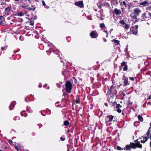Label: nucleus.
I'll return each instance as SVG.
<instances>
[{"label":"nucleus","instance_id":"34","mask_svg":"<svg viewBox=\"0 0 151 151\" xmlns=\"http://www.w3.org/2000/svg\"><path fill=\"white\" fill-rule=\"evenodd\" d=\"M22 6V8H26L27 9V6Z\"/></svg>","mask_w":151,"mask_h":151},{"label":"nucleus","instance_id":"3","mask_svg":"<svg viewBox=\"0 0 151 151\" xmlns=\"http://www.w3.org/2000/svg\"><path fill=\"white\" fill-rule=\"evenodd\" d=\"M114 116L112 115H109L106 117L105 120L106 123L108 124H110V122L113 121Z\"/></svg>","mask_w":151,"mask_h":151},{"label":"nucleus","instance_id":"16","mask_svg":"<svg viewBox=\"0 0 151 151\" xmlns=\"http://www.w3.org/2000/svg\"><path fill=\"white\" fill-rule=\"evenodd\" d=\"M119 22L122 24L124 25L125 24H126L124 22V21L123 20H122L120 21H119Z\"/></svg>","mask_w":151,"mask_h":151},{"label":"nucleus","instance_id":"27","mask_svg":"<svg viewBox=\"0 0 151 151\" xmlns=\"http://www.w3.org/2000/svg\"><path fill=\"white\" fill-rule=\"evenodd\" d=\"M129 79L132 81H134V78L133 77H129Z\"/></svg>","mask_w":151,"mask_h":151},{"label":"nucleus","instance_id":"37","mask_svg":"<svg viewBox=\"0 0 151 151\" xmlns=\"http://www.w3.org/2000/svg\"><path fill=\"white\" fill-rule=\"evenodd\" d=\"M15 1H19V0H14Z\"/></svg>","mask_w":151,"mask_h":151},{"label":"nucleus","instance_id":"19","mask_svg":"<svg viewBox=\"0 0 151 151\" xmlns=\"http://www.w3.org/2000/svg\"><path fill=\"white\" fill-rule=\"evenodd\" d=\"M9 10H10V8H9V7H8L6 8L5 9V11H6V12H9Z\"/></svg>","mask_w":151,"mask_h":151},{"label":"nucleus","instance_id":"30","mask_svg":"<svg viewBox=\"0 0 151 151\" xmlns=\"http://www.w3.org/2000/svg\"><path fill=\"white\" fill-rule=\"evenodd\" d=\"M42 4L44 6H45V5H46V4L45 2V1H42Z\"/></svg>","mask_w":151,"mask_h":151},{"label":"nucleus","instance_id":"35","mask_svg":"<svg viewBox=\"0 0 151 151\" xmlns=\"http://www.w3.org/2000/svg\"><path fill=\"white\" fill-rule=\"evenodd\" d=\"M148 99H151V96H150L148 98Z\"/></svg>","mask_w":151,"mask_h":151},{"label":"nucleus","instance_id":"23","mask_svg":"<svg viewBox=\"0 0 151 151\" xmlns=\"http://www.w3.org/2000/svg\"><path fill=\"white\" fill-rule=\"evenodd\" d=\"M116 106L117 108H119L121 107V106L119 104H118L116 105Z\"/></svg>","mask_w":151,"mask_h":151},{"label":"nucleus","instance_id":"2","mask_svg":"<svg viewBox=\"0 0 151 151\" xmlns=\"http://www.w3.org/2000/svg\"><path fill=\"white\" fill-rule=\"evenodd\" d=\"M65 90L68 93L71 92L72 89V84L71 82L69 81H67L65 83Z\"/></svg>","mask_w":151,"mask_h":151},{"label":"nucleus","instance_id":"33","mask_svg":"<svg viewBox=\"0 0 151 151\" xmlns=\"http://www.w3.org/2000/svg\"><path fill=\"white\" fill-rule=\"evenodd\" d=\"M117 111L119 113H120L121 112V110L120 109H119L117 110Z\"/></svg>","mask_w":151,"mask_h":151},{"label":"nucleus","instance_id":"10","mask_svg":"<svg viewBox=\"0 0 151 151\" xmlns=\"http://www.w3.org/2000/svg\"><path fill=\"white\" fill-rule=\"evenodd\" d=\"M123 79L124 80V83L125 86H127L129 84V83L128 81V79L127 77L124 76H123Z\"/></svg>","mask_w":151,"mask_h":151},{"label":"nucleus","instance_id":"26","mask_svg":"<svg viewBox=\"0 0 151 151\" xmlns=\"http://www.w3.org/2000/svg\"><path fill=\"white\" fill-rule=\"evenodd\" d=\"M30 24L32 26H33L34 24V23L32 21H30Z\"/></svg>","mask_w":151,"mask_h":151},{"label":"nucleus","instance_id":"22","mask_svg":"<svg viewBox=\"0 0 151 151\" xmlns=\"http://www.w3.org/2000/svg\"><path fill=\"white\" fill-rule=\"evenodd\" d=\"M100 26L101 27L103 28L104 27V24L103 23L101 24H100Z\"/></svg>","mask_w":151,"mask_h":151},{"label":"nucleus","instance_id":"28","mask_svg":"<svg viewBox=\"0 0 151 151\" xmlns=\"http://www.w3.org/2000/svg\"><path fill=\"white\" fill-rule=\"evenodd\" d=\"M116 148L117 150H120L121 149V147H120L118 146Z\"/></svg>","mask_w":151,"mask_h":151},{"label":"nucleus","instance_id":"12","mask_svg":"<svg viewBox=\"0 0 151 151\" xmlns=\"http://www.w3.org/2000/svg\"><path fill=\"white\" fill-rule=\"evenodd\" d=\"M138 117L139 120L140 121V122H142L143 121V119L142 116H141L140 115H138Z\"/></svg>","mask_w":151,"mask_h":151},{"label":"nucleus","instance_id":"4","mask_svg":"<svg viewBox=\"0 0 151 151\" xmlns=\"http://www.w3.org/2000/svg\"><path fill=\"white\" fill-rule=\"evenodd\" d=\"M151 129L150 127L149 128V130L147 131V132L146 134L147 136H146L145 137H142V138H143V139L141 140V142L142 143H144L145 142H146L148 138H149V134H150V129Z\"/></svg>","mask_w":151,"mask_h":151},{"label":"nucleus","instance_id":"7","mask_svg":"<svg viewBox=\"0 0 151 151\" xmlns=\"http://www.w3.org/2000/svg\"><path fill=\"white\" fill-rule=\"evenodd\" d=\"M150 4L148 1H145L140 3V4L144 6H147Z\"/></svg>","mask_w":151,"mask_h":151},{"label":"nucleus","instance_id":"8","mask_svg":"<svg viewBox=\"0 0 151 151\" xmlns=\"http://www.w3.org/2000/svg\"><path fill=\"white\" fill-rule=\"evenodd\" d=\"M134 14L138 15L141 12V10L139 8H136L133 10Z\"/></svg>","mask_w":151,"mask_h":151},{"label":"nucleus","instance_id":"29","mask_svg":"<svg viewBox=\"0 0 151 151\" xmlns=\"http://www.w3.org/2000/svg\"><path fill=\"white\" fill-rule=\"evenodd\" d=\"M15 148H16V149L17 150V151H19L17 145L15 146Z\"/></svg>","mask_w":151,"mask_h":151},{"label":"nucleus","instance_id":"14","mask_svg":"<svg viewBox=\"0 0 151 151\" xmlns=\"http://www.w3.org/2000/svg\"><path fill=\"white\" fill-rule=\"evenodd\" d=\"M125 26H124V27L126 29H128L130 27V26L129 24H125Z\"/></svg>","mask_w":151,"mask_h":151},{"label":"nucleus","instance_id":"18","mask_svg":"<svg viewBox=\"0 0 151 151\" xmlns=\"http://www.w3.org/2000/svg\"><path fill=\"white\" fill-rule=\"evenodd\" d=\"M23 15V13L22 12H19L18 14V15L19 16H22Z\"/></svg>","mask_w":151,"mask_h":151},{"label":"nucleus","instance_id":"32","mask_svg":"<svg viewBox=\"0 0 151 151\" xmlns=\"http://www.w3.org/2000/svg\"><path fill=\"white\" fill-rule=\"evenodd\" d=\"M122 3L124 6H126V4L124 1H123Z\"/></svg>","mask_w":151,"mask_h":151},{"label":"nucleus","instance_id":"36","mask_svg":"<svg viewBox=\"0 0 151 151\" xmlns=\"http://www.w3.org/2000/svg\"><path fill=\"white\" fill-rule=\"evenodd\" d=\"M0 3V4L1 5H2L3 4H4V3H3V2H1Z\"/></svg>","mask_w":151,"mask_h":151},{"label":"nucleus","instance_id":"42","mask_svg":"<svg viewBox=\"0 0 151 151\" xmlns=\"http://www.w3.org/2000/svg\"><path fill=\"white\" fill-rule=\"evenodd\" d=\"M150 127H151V124H150Z\"/></svg>","mask_w":151,"mask_h":151},{"label":"nucleus","instance_id":"21","mask_svg":"<svg viewBox=\"0 0 151 151\" xmlns=\"http://www.w3.org/2000/svg\"><path fill=\"white\" fill-rule=\"evenodd\" d=\"M146 9L148 10H151V6L147 7Z\"/></svg>","mask_w":151,"mask_h":151},{"label":"nucleus","instance_id":"31","mask_svg":"<svg viewBox=\"0 0 151 151\" xmlns=\"http://www.w3.org/2000/svg\"><path fill=\"white\" fill-rule=\"evenodd\" d=\"M60 139L62 141H64L65 140V138H62V137H61L60 138Z\"/></svg>","mask_w":151,"mask_h":151},{"label":"nucleus","instance_id":"39","mask_svg":"<svg viewBox=\"0 0 151 151\" xmlns=\"http://www.w3.org/2000/svg\"><path fill=\"white\" fill-rule=\"evenodd\" d=\"M150 16L151 17V13L150 14Z\"/></svg>","mask_w":151,"mask_h":151},{"label":"nucleus","instance_id":"20","mask_svg":"<svg viewBox=\"0 0 151 151\" xmlns=\"http://www.w3.org/2000/svg\"><path fill=\"white\" fill-rule=\"evenodd\" d=\"M142 17L144 18H146V13H143L142 15Z\"/></svg>","mask_w":151,"mask_h":151},{"label":"nucleus","instance_id":"9","mask_svg":"<svg viewBox=\"0 0 151 151\" xmlns=\"http://www.w3.org/2000/svg\"><path fill=\"white\" fill-rule=\"evenodd\" d=\"M75 4L79 7H82L83 6V2L82 1H78L76 2Z\"/></svg>","mask_w":151,"mask_h":151},{"label":"nucleus","instance_id":"41","mask_svg":"<svg viewBox=\"0 0 151 151\" xmlns=\"http://www.w3.org/2000/svg\"><path fill=\"white\" fill-rule=\"evenodd\" d=\"M76 103H78V101H77V102H76Z\"/></svg>","mask_w":151,"mask_h":151},{"label":"nucleus","instance_id":"40","mask_svg":"<svg viewBox=\"0 0 151 151\" xmlns=\"http://www.w3.org/2000/svg\"><path fill=\"white\" fill-rule=\"evenodd\" d=\"M1 50H3V47H2L1 48Z\"/></svg>","mask_w":151,"mask_h":151},{"label":"nucleus","instance_id":"6","mask_svg":"<svg viewBox=\"0 0 151 151\" xmlns=\"http://www.w3.org/2000/svg\"><path fill=\"white\" fill-rule=\"evenodd\" d=\"M90 36L92 38H95L97 36V34L96 31H93L90 34Z\"/></svg>","mask_w":151,"mask_h":151},{"label":"nucleus","instance_id":"17","mask_svg":"<svg viewBox=\"0 0 151 151\" xmlns=\"http://www.w3.org/2000/svg\"><path fill=\"white\" fill-rule=\"evenodd\" d=\"M127 65H125L123 68V70L124 71L127 70Z\"/></svg>","mask_w":151,"mask_h":151},{"label":"nucleus","instance_id":"24","mask_svg":"<svg viewBox=\"0 0 151 151\" xmlns=\"http://www.w3.org/2000/svg\"><path fill=\"white\" fill-rule=\"evenodd\" d=\"M27 9L29 10H34V9L32 8H31V7H27Z\"/></svg>","mask_w":151,"mask_h":151},{"label":"nucleus","instance_id":"11","mask_svg":"<svg viewBox=\"0 0 151 151\" xmlns=\"http://www.w3.org/2000/svg\"><path fill=\"white\" fill-rule=\"evenodd\" d=\"M114 11L116 15H119L121 14V11L120 10H119L116 8L114 10Z\"/></svg>","mask_w":151,"mask_h":151},{"label":"nucleus","instance_id":"38","mask_svg":"<svg viewBox=\"0 0 151 151\" xmlns=\"http://www.w3.org/2000/svg\"><path fill=\"white\" fill-rule=\"evenodd\" d=\"M28 1H29V2H31V0H28Z\"/></svg>","mask_w":151,"mask_h":151},{"label":"nucleus","instance_id":"25","mask_svg":"<svg viewBox=\"0 0 151 151\" xmlns=\"http://www.w3.org/2000/svg\"><path fill=\"white\" fill-rule=\"evenodd\" d=\"M125 64H126L125 62H123L121 66H123L124 65L125 66V65H126Z\"/></svg>","mask_w":151,"mask_h":151},{"label":"nucleus","instance_id":"5","mask_svg":"<svg viewBox=\"0 0 151 151\" xmlns=\"http://www.w3.org/2000/svg\"><path fill=\"white\" fill-rule=\"evenodd\" d=\"M138 27L137 25H135L132 28V33L134 35H136L137 33V28Z\"/></svg>","mask_w":151,"mask_h":151},{"label":"nucleus","instance_id":"1","mask_svg":"<svg viewBox=\"0 0 151 151\" xmlns=\"http://www.w3.org/2000/svg\"><path fill=\"white\" fill-rule=\"evenodd\" d=\"M136 144L133 143H130L129 145H127L124 149L127 150H130L131 148H135L137 147L139 148H142V145L140 144L139 142H138L137 140L135 141Z\"/></svg>","mask_w":151,"mask_h":151},{"label":"nucleus","instance_id":"15","mask_svg":"<svg viewBox=\"0 0 151 151\" xmlns=\"http://www.w3.org/2000/svg\"><path fill=\"white\" fill-rule=\"evenodd\" d=\"M69 124V122L67 121H65L64 122V124L65 126H68Z\"/></svg>","mask_w":151,"mask_h":151},{"label":"nucleus","instance_id":"13","mask_svg":"<svg viewBox=\"0 0 151 151\" xmlns=\"http://www.w3.org/2000/svg\"><path fill=\"white\" fill-rule=\"evenodd\" d=\"M112 42H115V43H116L117 45H118L119 44V41L117 40H116L115 39H113L112 40Z\"/></svg>","mask_w":151,"mask_h":151}]
</instances>
